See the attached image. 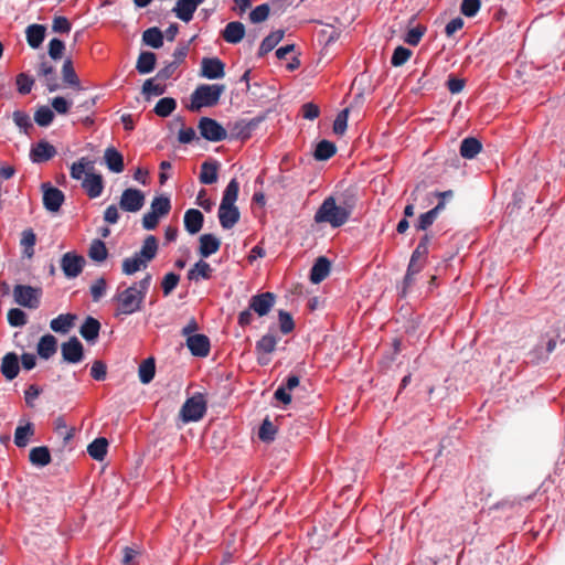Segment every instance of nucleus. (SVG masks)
I'll list each match as a JSON object with an SVG mask.
<instances>
[{
    "label": "nucleus",
    "instance_id": "nucleus-1",
    "mask_svg": "<svg viewBox=\"0 0 565 565\" xmlns=\"http://www.w3.org/2000/svg\"><path fill=\"white\" fill-rule=\"evenodd\" d=\"M355 206L352 195L344 198L340 204L330 195L326 198L315 214L316 223H328L332 227H340L345 224Z\"/></svg>",
    "mask_w": 565,
    "mask_h": 565
},
{
    "label": "nucleus",
    "instance_id": "nucleus-2",
    "mask_svg": "<svg viewBox=\"0 0 565 565\" xmlns=\"http://www.w3.org/2000/svg\"><path fill=\"white\" fill-rule=\"evenodd\" d=\"M152 276L147 274L141 280L118 292L114 300L117 302L115 317L129 316L141 310L146 294L151 285Z\"/></svg>",
    "mask_w": 565,
    "mask_h": 565
},
{
    "label": "nucleus",
    "instance_id": "nucleus-3",
    "mask_svg": "<svg viewBox=\"0 0 565 565\" xmlns=\"http://www.w3.org/2000/svg\"><path fill=\"white\" fill-rule=\"evenodd\" d=\"M239 183L232 179L224 190L223 198L218 207L220 224L224 230H231L239 221L241 213L235 202L238 198Z\"/></svg>",
    "mask_w": 565,
    "mask_h": 565
},
{
    "label": "nucleus",
    "instance_id": "nucleus-4",
    "mask_svg": "<svg viewBox=\"0 0 565 565\" xmlns=\"http://www.w3.org/2000/svg\"><path fill=\"white\" fill-rule=\"evenodd\" d=\"M225 86L220 84H201L191 94V111H199L203 107H213L224 93Z\"/></svg>",
    "mask_w": 565,
    "mask_h": 565
},
{
    "label": "nucleus",
    "instance_id": "nucleus-5",
    "mask_svg": "<svg viewBox=\"0 0 565 565\" xmlns=\"http://www.w3.org/2000/svg\"><path fill=\"white\" fill-rule=\"evenodd\" d=\"M424 269V237H422L418 242L417 247L413 252L409 264L404 276L402 282L401 294L403 297L407 296L408 292L412 291L413 286L416 285L418 280V275Z\"/></svg>",
    "mask_w": 565,
    "mask_h": 565
},
{
    "label": "nucleus",
    "instance_id": "nucleus-6",
    "mask_svg": "<svg viewBox=\"0 0 565 565\" xmlns=\"http://www.w3.org/2000/svg\"><path fill=\"white\" fill-rule=\"evenodd\" d=\"M14 301L25 308L36 309L40 305L41 289L28 285H15Z\"/></svg>",
    "mask_w": 565,
    "mask_h": 565
},
{
    "label": "nucleus",
    "instance_id": "nucleus-7",
    "mask_svg": "<svg viewBox=\"0 0 565 565\" xmlns=\"http://www.w3.org/2000/svg\"><path fill=\"white\" fill-rule=\"evenodd\" d=\"M454 192L451 190L443 192H431L426 195V204L431 205L436 201V205L426 212V228L434 223L439 213L445 209L447 201L451 200Z\"/></svg>",
    "mask_w": 565,
    "mask_h": 565
},
{
    "label": "nucleus",
    "instance_id": "nucleus-8",
    "mask_svg": "<svg viewBox=\"0 0 565 565\" xmlns=\"http://www.w3.org/2000/svg\"><path fill=\"white\" fill-rule=\"evenodd\" d=\"M201 136L212 142H218L227 137L226 129L210 117H202L198 125Z\"/></svg>",
    "mask_w": 565,
    "mask_h": 565
},
{
    "label": "nucleus",
    "instance_id": "nucleus-9",
    "mask_svg": "<svg viewBox=\"0 0 565 565\" xmlns=\"http://www.w3.org/2000/svg\"><path fill=\"white\" fill-rule=\"evenodd\" d=\"M206 412V405L202 396H193L185 401L180 409V416L184 423L200 420Z\"/></svg>",
    "mask_w": 565,
    "mask_h": 565
},
{
    "label": "nucleus",
    "instance_id": "nucleus-10",
    "mask_svg": "<svg viewBox=\"0 0 565 565\" xmlns=\"http://www.w3.org/2000/svg\"><path fill=\"white\" fill-rule=\"evenodd\" d=\"M85 258L75 252L65 253L60 262L61 269L67 278H76L83 271Z\"/></svg>",
    "mask_w": 565,
    "mask_h": 565
},
{
    "label": "nucleus",
    "instance_id": "nucleus-11",
    "mask_svg": "<svg viewBox=\"0 0 565 565\" xmlns=\"http://www.w3.org/2000/svg\"><path fill=\"white\" fill-rule=\"evenodd\" d=\"M145 204V194L141 190L129 188L122 191L119 205L126 212L136 213Z\"/></svg>",
    "mask_w": 565,
    "mask_h": 565
},
{
    "label": "nucleus",
    "instance_id": "nucleus-12",
    "mask_svg": "<svg viewBox=\"0 0 565 565\" xmlns=\"http://www.w3.org/2000/svg\"><path fill=\"white\" fill-rule=\"evenodd\" d=\"M61 353L64 362L76 364L84 359V347L76 337H72L62 343Z\"/></svg>",
    "mask_w": 565,
    "mask_h": 565
},
{
    "label": "nucleus",
    "instance_id": "nucleus-13",
    "mask_svg": "<svg viewBox=\"0 0 565 565\" xmlns=\"http://www.w3.org/2000/svg\"><path fill=\"white\" fill-rule=\"evenodd\" d=\"M276 296L270 291L252 296L248 306L258 317L267 316L275 306Z\"/></svg>",
    "mask_w": 565,
    "mask_h": 565
},
{
    "label": "nucleus",
    "instance_id": "nucleus-14",
    "mask_svg": "<svg viewBox=\"0 0 565 565\" xmlns=\"http://www.w3.org/2000/svg\"><path fill=\"white\" fill-rule=\"evenodd\" d=\"M42 191L44 207L50 212H57L65 200L64 193L60 189L51 185L50 183H43Z\"/></svg>",
    "mask_w": 565,
    "mask_h": 565
},
{
    "label": "nucleus",
    "instance_id": "nucleus-15",
    "mask_svg": "<svg viewBox=\"0 0 565 565\" xmlns=\"http://www.w3.org/2000/svg\"><path fill=\"white\" fill-rule=\"evenodd\" d=\"M278 339L273 333L264 334L255 345L257 353V361L260 365H266L269 362L268 355H270L277 347Z\"/></svg>",
    "mask_w": 565,
    "mask_h": 565
},
{
    "label": "nucleus",
    "instance_id": "nucleus-16",
    "mask_svg": "<svg viewBox=\"0 0 565 565\" xmlns=\"http://www.w3.org/2000/svg\"><path fill=\"white\" fill-rule=\"evenodd\" d=\"M225 75V64L218 57H203L201 76L209 79L222 78Z\"/></svg>",
    "mask_w": 565,
    "mask_h": 565
},
{
    "label": "nucleus",
    "instance_id": "nucleus-17",
    "mask_svg": "<svg viewBox=\"0 0 565 565\" xmlns=\"http://www.w3.org/2000/svg\"><path fill=\"white\" fill-rule=\"evenodd\" d=\"M186 347L194 356L204 358L210 353V339L205 334H193L186 338Z\"/></svg>",
    "mask_w": 565,
    "mask_h": 565
},
{
    "label": "nucleus",
    "instance_id": "nucleus-18",
    "mask_svg": "<svg viewBox=\"0 0 565 565\" xmlns=\"http://www.w3.org/2000/svg\"><path fill=\"white\" fill-rule=\"evenodd\" d=\"M300 384V379L296 374H289L286 379L285 383H282L274 393V397L281 402L285 405L291 403V394L290 392L298 387Z\"/></svg>",
    "mask_w": 565,
    "mask_h": 565
},
{
    "label": "nucleus",
    "instance_id": "nucleus-19",
    "mask_svg": "<svg viewBox=\"0 0 565 565\" xmlns=\"http://www.w3.org/2000/svg\"><path fill=\"white\" fill-rule=\"evenodd\" d=\"M183 223L185 231L194 235L201 231L204 223V215L196 209H189L184 213Z\"/></svg>",
    "mask_w": 565,
    "mask_h": 565
},
{
    "label": "nucleus",
    "instance_id": "nucleus-20",
    "mask_svg": "<svg viewBox=\"0 0 565 565\" xmlns=\"http://www.w3.org/2000/svg\"><path fill=\"white\" fill-rule=\"evenodd\" d=\"M82 186L90 199L98 198L104 190L103 177L100 174H95L92 171L86 172Z\"/></svg>",
    "mask_w": 565,
    "mask_h": 565
},
{
    "label": "nucleus",
    "instance_id": "nucleus-21",
    "mask_svg": "<svg viewBox=\"0 0 565 565\" xmlns=\"http://www.w3.org/2000/svg\"><path fill=\"white\" fill-rule=\"evenodd\" d=\"M482 151V143L476 137H466L461 140L459 153L463 159L472 160Z\"/></svg>",
    "mask_w": 565,
    "mask_h": 565
},
{
    "label": "nucleus",
    "instance_id": "nucleus-22",
    "mask_svg": "<svg viewBox=\"0 0 565 565\" xmlns=\"http://www.w3.org/2000/svg\"><path fill=\"white\" fill-rule=\"evenodd\" d=\"M330 269L331 263L329 262V259L324 256L318 257L310 270L311 282L320 284L329 276Z\"/></svg>",
    "mask_w": 565,
    "mask_h": 565
},
{
    "label": "nucleus",
    "instance_id": "nucleus-23",
    "mask_svg": "<svg viewBox=\"0 0 565 565\" xmlns=\"http://www.w3.org/2000/svg\"><path fill=\"white\" fill-rule=\"evenodd\" d=\"M1 373L2 375L9 380L12 381L15 379L19 374L20 366H19V358L17 353L9 352L7 353L1 361Z\"/></svg>",
    "mask_w": 565,
    "mask_h": 565
},
{
    "label": "nucleus",
    "instance_id": "nucleus-24",
    "mask_svg": "<svg viewBox=\"0 0 565 565\" xmlns=\"http://www.w3.org/2000/svg\"><path fill=\"white\" fill-rule=\"evenodd\" d=\"M245 36V25L242 22L233 21L226 24L222 31L224 41L231 44L239 43Z\"/></svg>",
    "mask_w": 565,
    "mask_h": 565
},
{
    "label": "nucleus",
    "instance_id": "nucleus-25",
    "mask_svg": "<svg viewBox=\"0 0 565 565\" xmlns=\"http://www.w3.org/2000/svg\"><path fill=\"white\" fill-rule=\"evenodd\" d=\"M56 154V149L47 141H40L31 149V158L33 162H44L52 159Z\"/></svg>",
    "mask_w": 565,
    "mask_h": 565
},
{
    "label": "nucleus",
    "instance_id": "nucleus-26",
    "mask_svg": "<svg viewBox=\"0 0 565 565\" xmlns=\"http://www.w3.org/2000/svg\"><path fill=\"white\" fill-rule=\"evenodd\" d=\"M199 253L206 258L215 254L221 247V241L213 234H202L199 238Z\"/></svg>",
    "mask_w": 565,
    "mask_h": 565
},
{
    "label": "nucleus",
    "instance_id": "nucleus-27",
    "mask_svg": "<svg viewBox=\"0 0 565 565\" xmlns=\"http://www.w3.org/2000/svg\"><path fill=\"white\" fill-rule=\"evenodd\" d=\"M104 159L107 168L114 173H120L125 169L122 154L114 147L106 148Z\"/></svg>",
    "mask_w": 565,
    "mask_h": 565
},
{
    "label": "nucleus",
    "instance_id": "nucleus-28",
    "mask_svg": "<svg viewBox=\"0 0 565 565\" xmlns=\"http://www.w3.org/2000/svg\"><path fill=\"white\" fill-rule=\"evenodd\" d=\"M76 319V315L62 313L51 320L50 328L56 333L66 334L74 327Z\"/></svg>",
    "mask_w": 565,
    "mask_h": 565
},
{
    "label": "nucleus",
    "instance_id": "nucleus-29",
    "mask_svg": "<svg viewBox=\"0 0 565 565\" xmlns=\"http://www.w3.org/2000/svg\"><path fill=\"white\" fill-rule=\"evenodd\" d=\"M57 340L52 334L43 335L38 343V354L47 360L56 353Z\"/></svg>",
    "mask_w": 565,
    "mask_h": 565
},
{
    "label": "nucleus",
    "instance_id": "nucleus-30",
    "mask_svg": "<svg viewBox=\"0 0 565 565\" xmlns=\"http://www.w3.org/2000/svg\"><path fill=\"white\" fill-rule=\"evenodd\" d=\"M100 330V323L93 317H87L79 328L81 335L88 342H94Z\"/></svg>",
    "mask_w": 565,
    "mask_h": 565
},
{
    "label": "nucleus",
    "instance_id": "nucleus-31",
    "mask_svg": "<svg viewBox=\"0 0 565 565\" xmlns=\"http://www.w3.org/2000/svg\"><path fill=\"white\" fill-rule=\"evenodd\" d=\"M196 8L198 6L192 0H178L172 11L180 20L190 22Z\"/></svg>",
    "mask_w": 565,
    "mask_h": 565
},
{
    "label": "nucleus",
    "instance_id": "nucleus-32",
    "mask_svg": "<svg viewBox=\"0 0 565 565\" xmlns=\"http://www.w3.org/2000/svg\"><path fill=\"white\" fill-rule=\"evenodd\" d=\"M45 26L42 24H31L25 30L28 44L32 49H38L45 38Z\"/></svg>",
    "mask_w": 565,
    "mask_h": 565
},
{
    "label": "nucleus",
    "instance_id": "nucleus-33",
    "mask_svg": "<svg viewBox=\"0 0 565 565\" xmlns=\"http://www.w3.org/2000/svg\"><path fill=\"white\" fill-rule=\"evenodd\" d=\"M212 267L209 263L201 259L188 271L189 280L210 279L212 277Z\"/></svg>",
    "mask_w": 565,
    "mask_h": 565
},
{
    "label": "nucleus",
    "instance_id": "nucleus-34",
    "mask_svg": "<svg viewBox=\"0 0 565 565\" xmlns=\"http://www.w3.org/2000/svg\"><path fill=\"white\" fill-rule=\"evenodd\" d=\"M217 161H205L201 164L200 182L203 184H213L217 181Z\"/></svg>",
    "mask_w": 565,
    "mask_h": 565
},
{
    "label": "nucleus",
    "instance_id": "nucleus-35",
    "mask_svg": "<svg viewBox=\"0 0 565 565\" xmlns=\"http://www.w3.org/2000/svg\"><path fill=\"white\" fill-rule=\"evenodd\" d=\"M29 459L32 465L38 467H45L52 460L50 450L46 446L32 448L29 454Z\"/></svg>",
    "mask_w": 565,
    "mask_h": 565
},
{
    "label": "nucleus",
    "instance_id": "nucleus-36",
    "mask_svg": "<svg viewBox=\"0 0 565 565\" xmlns=\"http://www.w3.org/2000/svg\"><path fill=\"white\" fill-rule=\"evenodd\" d=\"M285 32L282 30H277L268 34L260 43L258 50V56L263 57L284 39Z\"/></svg>",
    "mask_w": 565,
    "mask_h": 565
},
{
    "label": "nucleus",
    "instance_id": "nucleus-37",
    "mask_svg": "<svg viewBox=\"0 0 565 565\" xmlns=\"http://www.w3.org/2000/svg\"><path fill=\"white\" fill-rule=\"evenodd\" d=\"M157 252H158V239L153 235H148L145 238L140 250L137 252V254L140 255V257L142 259H145L146 263H149L150 260H152L156 257Z\"/></svg>",
    "mask_w": 565,
    "mask_h": 565
},
{
    "label": "nucleus",
    "instance_id": "nucleus-38",
    "mask_svg": "<svg viewBox=\"0 0 565 565\" xmlns=\"http://www.w3.org/2000/svg\"><path fill=\"white\" fill-rule=\"evenodd\" d=\"M157 62L156 54L152 52H141L136 63V70L140 74H148L154 70Z\"/></svg>",
    "mask_w": 565,
    "mask_h": 565
},
{
    "label": "nucleus",
    "instance_id": "nucleus-39",
    "mask_svg": "<svg viewBox=\"0 0 565 565\" xmlns=\"http://www.w3.org/2000/svg\"><path fill=\"white\" fill-rule=\"evenodd\" d=\"M108 448V441L104 437H99L94 439L87 447L88 455L98 461H102L106 454Z\"/></svg>",
    "mask_w": 565,
    "mask_h": 565
},
{
    "label": "nucleus",
    "instance_id": "nucleus-40",
    "mask_svg": "<svg viewBox=\"0 0 565 565\" xmlns=\"http://www.w3.org/2000/svg\"><path fill=\"white\" fill-rule=\"evenodd\" d=\"M33 435L34 426L32 423H26L24 426H18L14 431L15 446L19 448L25 447Z\"/></svg>",
    "mask_w": 565,
    "mask_h": 565
},
{
    "label": "nucleus",
    "instance_id": "nucleus-41",
    "mask_svg": "<svg viewBox=\"0 0 565 565\" xmlns=\"http://www.w3.org/2000/svg\"><path fill=\"white\" fill-rule=\"evenodd\" d=\"M88 257L96 262L103 263L108 257V249L102 239H94L88 248Z\"/></svg>",
    "mask_w": 565,
    "mask_h": 565
},
{
    "label": "nucleus",
    "instance_id": "nucleus-42",
    "mask_svg": "<svg viewBox=\"0 0 565 565\" xmlns=\"http://www.w3.org/2000/svg\"><path fill=\"white\" fill-rule=\"evenodd\" d=\"M156 374V363L153 358L143 360L138 369L139 380L142 384L150 383Z\"/></svg>",
    "mask_w": 565,
    "mask_h": 565
},
{
    "label": "nucleus",
    "instance_id": "nucleus-43",
    "mask_svg": "<svg viewBox=\"0 0 565 565\" xmlns=\"http://www.w3.org/2000/svg\"><path fill=\"white\" fill-rule=\"evenodd\" d=\"M148 263L140 257L137 253L132 257H127L122 260V273L125 275H134L140 269H145Z\"/></svg>",
    "mask_w": 565,
    "mask_h": 565
},
{
    "label": "nucleus",
    "instance_id": "nucleus-44",
    "mask_svg": "<svg viewBox=\"0 0 565 565\" xmlns=\"http://www.w3.org/2000/svg\"><path fill=\"white\" fill-rule=\"evenodd\" d=\"M337 152V147L329 140H321L318 142L313 157L316 160L324 161L333 157Z\"/></svg>",
    "mask_w": 565,
    "mask_h": 565
},
{
    "label": "nucleus",
    "instance_id": "nucleus-45",
    "mask_svg": "<svg viewBox=\"0 0 565 565\" xmlns=\"http://www.w3.org/2000/svg\"><path fill=\"white\" fill-rule=\"evenodd\" d=\"M62 76L65 84L68 86L81 89L79 78L74 70L73 63L70 58L65 60L62 66Z\"/></svg>",
    "mask_w": 565,
    "mask_h": 565
},
{
    "label": "nucleus",
    "instance_id": "nucleus-46",
    "mask_svg": "<svg viewBox=\"0 0 565 565\" xmlns=\"http://www.w3.org/2000/svg\"><path fill=\"white\" fill-rule=\"evenodd\" d=\"M142 41L153 49H160L163 45V34L159 28L152 26L142 33Z\"/></svg>",
    "mask_w": 565,
    "mask_h": 565
},
{
    "label": "nucleus",
    "instance_id": "nucleus-47",
    "mask_svg": "<svg viewBox=\"0 0 565 565\" xmlns=\"http://www.w3.org/2000/svg\"><path fill=\"white\" fill-rule=\"evenodd\" d=\"M94 170V162L83 157L71 167V177L75 180H81L83 174Z\"/></svg>",
    "mask_w": 565,
    "mask_h": 565
},
{
    "label": "nucleus",
    "instance_id": "nucleus-48",
    "mask_svg": "<svg viewBox=\"0 0 565 565\" xmlns=\"http://www.w3.org/2000/svg\"><path fill=\"white\" fill-rule=\"evenodd\" d=\"M36 243V236L32 228L24 230L22 232V237L20 241L21 246L23 247V254L31 258L34 255V246Z\"/></svg>",
    "mask_w": 565,
    "mask_h": 565
},
{
    "label": "nucleus",
    "instance_id": "nucleus-49",
    "mask_svg": "<svg viewBox=\"0 0 565 565\" xmlns=\"http://www.w3.org/2000/svg\"><path fill=\"white\" fill-rule=\"evenodd\" d=\"M177 107V102L172 97H163L154 106V114L159 117H168Z\"/></svg>",
    "mask_w": 565,
    "mask_h": 565
},
{
    "label": "nucleus",
    "instance_id": "nucleus-50",
    "mask_svg": "<svg viewBox=\"0 0 565 565\" xmlns=\"http://www.w3.org/2000/svg\"><path fill=\"white\" fill-rule=\"evenodd\" d=\"M170 210H171V202L168 196H164V195L157 196L151 202V212L156 213L160 217L168 215Z\"/></svg>",
    "mask_w": 565,
    "mask_h": 565
},
{
    "label": "nucleus",
    "instance_id": "nucleus-51",
    "mask_svg": "<svg viewBox=\"0 0 565 565\" xmlns=\"http://www.w3.org/2000/svg\"><path fill=\"white\" fill-rule=\"evenodd\" d=\"M276 431L275 425L268 418H265L259 427L258 437L260 440L269 443L275 439Z\"/></svg>",
    "mask_w": 565,
    "mask_h": 565
},
{
    "label": "nucleus",
    "instance_id": "nucleus-52",
    "mask_svg": "<svg viewBox=\"0 0 565 565\" xmlns=\"http://www.w3.org/2000/svg\"><path fill=\"white\" fill-rule=\"evenodd\" d=\"M279 330L282 334H289L295 329V322L291 315L285 310L278 312Z\"/></svg>",
    "mask_w": 565,
    "mask_h": 565
},
{
    "label": "nucleus",
    "instance_id": "nucleus-53",
    "mask_svg": "<svg viewBox=\"0 0 565 565\" xmlns=\"http://www.w3.org/2000/svg\"><path fill=\"white\" fill-rule=\"evenodd\" d=\"M54 118V113L46 106L40 107L34 114L35 122L41 127L49 126Z\"/></svg>",
    "mask_w": 565,
    "mask_h": 565
},
{
    "label": "nucleus",
    "instance_id": "nucleus-54",
    "mask_svg": "<svg viewBox=\"0 0 565 565\" xmlns=\"http://www.w3.org/2000/svg\"><path fill=\"white\" fill-rule=\"evenodd\" d=\"M7 319L11 327H23L28 322L25 312L19 308L10 309Z\"/></svg>",
    "mask_w": 565,
    "mask_h": 565
},
{
    "label": "nucleus",
    "instance_id": "nucleus-55",
    "mask_svg": "<svg viewBox=\"0 0 565 565\" xmlns=\"http://www.w3.org/2000/svg\"><path fill=\"white\" fill-rule=\"evenodd\" d=\"M412 56V51L404 46H397L391 58V64L395 67L404 65Z\"/></svg>",
    "mask_w": 565,
    "mask_h": 565
},
{
    "label": "nucleus",
    "instance_id": "nucleus-56",
    "mask_svg": "<svg viewBox=\"0 0 565 565\" xmlns=\"http://www.w3.org/2000/svg\"><path fill=\"white\" fill-rule=\"evenodd\" d=\"M270 8L267 3H263L254 8L249 13V20L253 23H260L268 19Z\"/></svg>",
    "mask_w": 565,
    "mask_h": 565
},
{
    "label": "nucleus",
    "instance_id": "nucleus-57",
    "mask_svg": "<svg viewBox=\"0 0 565 565\" xmlns=\"http://www.w3.org/2000/svg\"><path fill=\"white\" fill-rule=\"evenodd\" d=\"M180 276L175 273H168L161 281V288L164 296H169L178 286Z\"/></svg>",
    "mask_w": 565,
    "mask_h": 565
},
{
    "label": "nucleus",
    "instance_id": "nucleus-58",
    "mask_svg": "<svg viewBox=\"0 0 565 565\" xmlns=\"http://www.w3.org/2000/svg\"><path fill=\"white\" fill-rule=\"evenodd\" d=\"M55 431L63 437V441L66 445L74 436V430L68 429L63 417H57L54 422Z\"/></svg>",
    "mask_w": 565,
    "mask_h": 565
},
{
    "label": "nucleus",
    "instance_id": "nucleus-59",
    "mask_svg": "<svg viewBox=\"0 0 565 565\" xmlns=\"http://www.w3.org/2000/svg\"><path fill=\"white\" fill-rule=\"evenodd\" d=\"M231 136H232V138L242 139V140L249 138V134L247 131V126H246V119H241V120H237L234 124H232Z\"/></svg>",
    "mask_w": 565,
    "mask_h": 565
},
{
    "label": "nucleus",
    "instance_id": "nucleus-60",
    "mask_svg": "<svg viewBox=\"0 0 565 565\" xmlns=\"http://www.w3.org/2000/svg\"><path fill=\"white\" fill-rule=\"evenodd\" d=\"M348 118H349V108L341 110L334 122H333V132L335 135H343L348 127Z\"/></svg>",
    "mask_w": 565,
    "mask_h": 565
},
{
    "label": "nucleus",
    "instance_id": "nucleus-61",
    "mask_svg": "<svg viewBox=\"0 0 565 565\" xmlns=\"http://www.w3.org/2000/svg\"><path fill=\"white\" fill-rule=\"evenodd\" d=\"M480 7V0H462L460 4V11L463 15L472 18L478 13Z\"/></svg>",
    "mask_w": 565,
    "mask_h": 565
},
{
    "label": "nucleus",
    "instance_id": "nucleus-62",
    "mask_svg": "<svg viewBox=\"0 0 565 565\" xmlns=\"http://www.w3.org/2000/svg\"><path fill=\"white\" fill-rule=\"evenodd\" d=\"M107 288V282L104 277H99L95 280V282L90 286V295L93 301L97 302L105 295Z\"/></svg>",
    "mask_w": 565,
    "mask_h": 565
},
{
    "label": "nucleus",
    "instance_id": "nucleus-63",
    "mask_svg": "<svg viewBox=\"0 0 565 565\" xmlns=\"http://www.w3.org/2000/svg\"><path fill=\"white\" fill-rule=\"evenodd\" d=\"M33 84H34L33 78H31L29 75H26L24 73H20L17 76L18 92L22 95L29 94L32 89Z\"/></svg>",
    "mask_w": 565,
    "mask_h": 565
},
{
    "label": "nucleus",
    "instance_id": "nucleus-64",
    "mask_svg": "<svg viewBox=\"0 0 565 565\" xmlns=\"http://www.w3.org/2000/svg\"><path fill=\"white\" fill-rule=\"evenodd\" d=\"M107 375V366L106 364L100 361H94L90 367V376L96 381H104Z\"/></svg>",
    "mask_w": 565,
    "mask_h": 565
}]
</instances>
